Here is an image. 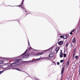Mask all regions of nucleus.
<instances>
[{
	"label": "nucleus",
	"instance_id": "18",
	"mask_svg": "<svg viewBox=\"0 0 80 80\" xmlns=\"http://www.w3.org/2000/svg\"><path fill=\"white\" fill-rule=\"evenodd\" d=\"M72 58H75V53H73V54Z\"/></svg>",
	"mask_w": 80,
	"mask_h": 80
},
{
	"label": "nucleus",
	"instance_id": "31",
	"mask_svg": "<svg viewBox=\"0 0 80 80\" xmlns=\"http://www.w3.org/2000/svg\"><path fill=\"white\" fill-rule=\"evenodd\" d=\"M52 63H55V62L54 61H53Z\"/></svg>",
	"mask_w": 80,
	"mask_h": 80
},
{
	"label": "nucleus",
	"instance_id": "1",
	"mask_svg": "<svg viewBox=\"0 0 80 80\" xmlns=\"http://www.w3.org/2000/svg\"><path fill=\"white\" fill-rule=\"evenodd\" d=\"M23 2H24V0H22L21 5L18 6H16V7H21L22 8L24 9V10L25 11V12L26 13H28L29 12L27 11L25 9L23 8Z\"/></svg>",
	"mask_w": 80,
	"mask_h": 80
},
{
	"label": "nucleus",
	"instance_id": "32",
	"mask_svg": "<svg viewBox=\"0 0 80 80\" xmlns=\"http://www.w3.org/2000/svg\"><path fill=\"white\" fill-rule=\"evenodd\" d=\"M80 27H79V29H78V30H79H79H80Z\"/></svg>",
	"mask_w": 80,
	"mask_h": 80
},
{
	"label": "nucleus",
	"instance_id": "10",
	"mask_svg": "<svg viewBox=\"0 0 80 80\" xmlns=\"http://www.w3.org/2000/svg\"><path fill=\"white\" fill-rule=\"evenodd\" d=\"M63 38H64V39H66V38H67V34L63 35Z\"/></svg>",
	"mask_w": 80,
	"mask_h": 80
},
{
	"label": "nucleus",
	"instance_id": "8",
	"mask_svg": "<svg viewBox=\"0 0 80 80\" xmlns=\"http://www.w3.org/2000/svg\"><path fill=\"white\" fill-rule=\"evenodd\" d=\"M60 58H62L63 57V53L62 52H60Z\"/></svg>",
	"mask_w": 80,
	"mask_h": 80
},
{
	"label": "nucleus",
	"instance_id": "33",
	"mask_svg": "<svg viewBox=\"0 0 80 80\" xmlns=\"http://www.w3.org/2000/svg\"><path fill=\"white\" fill-rule=\"evenodd\" d=\"M79 70H80V68L79 67Z\"/></svg>",
	"mask_w": 80,
	"mask_h": 80
},
{
	"label": "nucleus",
	"instance_id": "34",
	"mask_svg": "<svg viewBox=\"0 0 80 80\" xmlns=\"http://www.w3.org/2000/svg\"><path fill=\"white\" fill-rule=\"evenodd\" d=\"M61 51H62V50H61Z\"/></svg>",
	"mask_w": 80,
	"mask_h": 80
},
{
	"label": "nucleus",
	"instance_id": "16",
	"mask_svg": "<svg viewBox=\"0 0 80 80\" xmlns=\"http://www.w3.org/2000/svg\"><path fill=\"white\" fill-rule=\"evenodd\" d=\"M27 52V50H26L24 53H23V54H22V55H23L25 54V53H26Z\"/></svg>",
	"mask_w": 80,
	"mask_h": 80
},
{
	"label": "nucleus",
	"instance_id": "15",
	"mask_svg": "<svg viewBox=\"0 0 80 80\" xmlns=\"http://www.w3.org/2000/svg\"><path fill=\"white\" fill-rule=\"evenodd\" d=\"M16 70H18V71H20V72H23V71H21V70L19 69H18V68H16L15 69Z\"/></svg>",
	"mask_w": 80,
	"mask_h": 80
},
{
	"label": "nucleus",
	"instance_id": "9",
	"mask_svg": "<svg viewBox=\"0 0 80 80\" xmlns=\"http://www.w3.org/2000/svg\"><path fill=\"white\" fill-rule=\"evenodd\" d=\"M75 42H76V40H75V38H73L72 40V43H75Z\"/></svg>",
	"mask_w": 80,
	"mask_h": 80
},
{
	"label": "nucleus",
	"instance_id": "20",
	"mask_svg": "<svg viewBox=\"0 0 80 80\" xmlns=\"http://www.w3.org/2000/svg\"><path fill=\"white\" fill-rule=\"evenodd\" d=\"M66 56H67V54H63V57H64L65 58Z\"/></svg>",
	"mask_w": 80,
	"mask_h": 80
},
{
	"label": "nucleus",
	"instance_id": "26",
	"mask_svg": "<svg viewBox=\"0 0 80 80\" xmlns=\"http://www.w3.org/2000/svg\"><path fill=\"white\" fill-rule=\"evenodd\" d=\"M4 71V70H3L2 71H0V74H1Z\"/></svg>",
	"mask_w": 80,
	"mask_h": 80
},
{
	"label": "nucleus",
	"instance_id": "14",
	"mask_svg": "<svg viewBox=\"0 0 80 80\" xmlns=\"http://www.w3.org/2000/svg\"><path fill=\"white\" fill-rule=\"evenodd\" d=\"M20 61H21V59H18L16 60V62H20Z\"/></svg>",
	"mask_w": 80,
	"mask_h": 80
},
{
	"label": "nucleus",
	"instance_id": "11",
	"mask_svg": "<svg viewBox=\"0 0 80 80\" xmlns=\"http://www.w3.org/2000/svg\"><path fill=\"white\" fill-rule=\"evenodd\" d=\"M69 61H68L66 63V67H68V65H69Z\"/></svg>",
	"mask_w": 80,
	"mask_h": 80
},
{
	"label": "nucleus",
	"instance_id": "29",
	"mask_svg": "<svg viewBox=\"0 0 80 80\" xmlns=\"http://www.w3.org/2000/svg\"><path fill=\"white\" fill-rule=\"evenodd\" d=\"M42 58V59H44V58L45 59V58Z\"/></svg>",
	"mask_w": 80,
	"mask_h": 80
},
{
	"label": "nucleus",
	"instance_id": "3",
	"mask_svg": "<svg viewBox=\"0 0 80 80\" xmlns=\"http://www.w3.org/2000/svg\"><path fill=\"white\" fill-rule=\"evenodd\" d=\"M63 44V41H61L58 42V44L59 45H62Z\"/></svg>",
	"mask_w": 80,
	"mask_h": 80
},
{
	"label": "nucleus",
	"instance_id": "19",
	"mask_svg": "<svg viewBox=\"0 0 80 80\" xmlns=\"http://www.w3.org/2000/svg\"><path fill=\"white\" fill-rule=\"evenodd\" d=\"M68 43H67L66 45V47H68Z\"/></svg>",
	"mask_w": 80,
	"mask_h": 80
},
{
	"label": "nucleus",
	"instance_id": "24",
	"mask_svg": "<svg viewBox=\"0 0 80 80\" xmlns=\"http://www.w3.org/2000/svg\"><path fill=\"white\" fill-rule=\"evenodd\" d=\"M63 62V60H61L60 61V63H62V62Z\"/></svg>",
	"mask_w": 80,
	"mask_h": 80
},
{
	"label": "nucleus",
	"instance_id": "28",
	"mask_svg": "<svg viewBox=\"0 0 80 80\" xmlns=\"http://www.w3.org/2000/svg\"><path fill=\"white\" fill-rule=\"evenodd\" d=\"M76 51V48H75L74 49V50L73 51V52H75V51Z\"/></svg>",
	"mask_w": 80,
	"mask_h": 80
},
{
	"label": "nucleus",
	"instance_id": "17",
	"mask_svg": "<svg viewBox=\"0 0 80 80\" xmlns=\"http://www.w3.org/2000/svg\"><path fill=\"white\" fill-rule=\"evenodd\" d=\"M3 63V61H0V64H2Z\"/></svg>",
	"mask_w": 80,
	"mask_h": 80
},
{
	"label": "nucleus",
	"instance_id": "25",
	"mask_svg": "<svg viewBox=\"0 0 80 80\" xmlns=\"http://www.w3.org/2000/svg\"><path fill=\"white\" fill-rule=\"evenodd\" d=\"M60 38H63V36H62V35L60 36Z\"/></svg>",
	"mask_w": 80,
	"mask_h": 80
},
{
	"label": "nucleus",
	"instance_id": "12",
	"mask_svg": "<svg viewBox=\"0 0 80 80\" xmlns=\"http://www.w3.org/2000/svg\"><path fill=\"white\" fill-rule=\"evenodd\" d=\"M59 48H57L56 49H55V51L56 52V53L58 52V50H59Z\"/></svg>",
	"mask_w": 80,
	"mask_h": 80
},
{
	"label": "nucleus",
	"instance_id": "23",
	"mask_svg": "<svg viewBox=\"0 0 80 80\" xmlns=\"http://www.w3.org/2000/svg\"><path fill=\"white\" fill-rule=\"evenodd\" d=\"M70 35H72L73 34V32H70Z\"/></svg>",
	"mask_w": 80,
	"mask_h": 80
},
{
	"label": "nucleus",
	"instance_id": "5",
	"mask_svg": "<svg viewBox=\"0 0 80 80\" xmlns=\"http://www.w3.org/2000/svg\"><path fill=\"white\" fill-rule=\"evenodd\" d=\"M49 57L50 58H52L53 57V53H51L49 55Z\"/></svg>",
	"mask_w": 80,
	"mask_h": 80
},
{
	"label": "nucleus",
	"instance_id": "22",
	"mask_svg": "<svg viewBox=\"0 0 80 80\" xmlns=\"http://www.w3.org/2000/svg\"><path fill=\"white\" fill-rule=\"evenodd\" d=\"M75 58L76 59H77L78 58V56H76L75 57Z\"/></svg>",
	"mask_w": 80,
	"mask_h": 80
},
{
	"label": "nucleus",
	"instance_id": "21",
	"mask_svg": "<svg viewBox=\"0 0 80 80\" xmlns=\"http://www.w3.org/2000/svg\"><path fill=\"white\" fill-rule=\"evenodd\" d=\"M75 29H73L72 30L71 32H74V31H75Z\"/></svg>",
	"mask_w": 80,
	"mask_h": 80
},
{
	"label": "nucleus",
	"instance_id": "13",
	"mask_svg": "<svg viewBox=\"0 0 80 80\" xmlns=\"http://www.w3.org/2000/svg\"><path fill=\"white\" fill-rule=\"evenodd\" d=\"M41 55H43V52H41V53H38L36 55L37 56H39Z\"/></svg>",
	"mask_w": 80,
	"mask_h": 80
},
{
	"label": "nucleus",
	"instance_id": "7",
	"mask_svg": "<svg viewBox=\"0 0 80 80\" xmlns=\"http://www.w3.org/2000/svg\"><path fill=\"white\" fill-rule=\"evenodd\" d=\"M65 69V67H63L61 71V74H63V72H64V70Z\"/></svg>",
	"mask_w": 80,
	"mask_h": 80
},
{
	"label": "nucleus",
	"instance_id": "27",
	"mask_svg": "<svg viewBox=\"0 0 80 80\" xmlns=\"http://www.w3.org/2000/svg\"><path fill=\"white\" fill-rule=\"evenodd\" d=\"M57 65H60V62H58L57 63Z\"/></svg>",
	"mask_w": 80,
	"mask_h": 80
},
{
	"label": "nucleus",
	"instance_id": "6",
	"mask_svg": "<svg viewBox=\"0 0 80 80\" xmlns=\"http://www.w3.org/2000/svg\"><path fill=\"white\" fill-rule=\"evenodd\" d=\"M2 67L3 68H7L8 67V66H7V65H4Z\"/></svg>",
	"mask_w": 80,
	"mask_h": 80
},
{
	"label": "nucleus",
	"instance_id": "4",
	"mask_svg": "<svg viewBox=\"0 0 80 80\" xmlns=\"http://www.w3.org/2000/svg\"><path fill=\"white\" fill-rule=\"evenodd\" d=\"M40 59V58L39 59H33L32 60V61H28V62H35L37 61L38 60H39Z\"/></svg>",
	"mask_w": 80,
	"mask_h": 80
},
{
	"label": "nucleus",
	"instance_id": "30",
	"mask_svg": "<svg viewBox=\"0 0 80 80\" xmlns=\"http://www.w3.org/2000/svg\"><path fill=\"white\" fill-rule=\"evenodd\" d=\"M80 70H79V74H80Z\"/></svg>",
	"mask_w": 80,
	"mask_h": 80
},
{
	"label": "nucleus",
	"instance_id": "2",
	"mask_svg": "<svg viewBox=\"0 0 80 80\" xmlns=\"http://www.w3.org/2000/svg\"><path fill=\"white\" fill-rule=\"evenodd\" d=\"M17 65V63H12L11 64V66L12 67H15Z\"/></svg>",
	"mask_w": 80,
	"mask_h": 80
},
{
	"label": "nucleus",
	"instance_id": "35",
	"mask_svg": "<svg viewBox=\"0 0 80 80\" xmlns=\"http://www.w3.org/2000/svg\"><path fill=\"white\" fill-rule=\"evenodd\" d=\"M79 68H80V67Z\"/></svg>",
	"mask_w": 80,
	"mask_h": 80
}]
</instances>
